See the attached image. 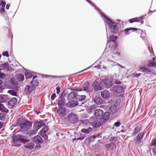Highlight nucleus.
Instances as JSON below:
<instances>
[{"label": "nucleus", "instance_id": "6e6d98bb", "mask_svg": "<svg viewBox=\"0 0 156 156\" xmlns=\"http://www.w3.org/2000/svg\"><path fill=\"white\" fill-rule=\"evenodd\" d=\"M56 93L57 94H59L60 91V87L58 86L56 87Z\"/></svg>", "mask_w": 156, "mask_h": 156}, {"label": "nucleus", "instance_id": "f704fd0d", "mask_svg": "<svg viewBox=\"0 0 156 156\" xmlns=\"http://www.w3.org/2000/svg\"><path fill=\"white\" fill-rule=\"evenodd\" d=\"M17 80L20 82L23 81L24 79L23 75L22 74H18L16 76Z\"/></svg>", "mask_w": 156, "mask_h": 156}, {"label": "nucleus", "instance_id": "cd10ccee", "mask_svg": "<svg viewBox=\"0 0 156 156\" xmlns=\"http://www.w3.org/2000/svg\"><path fill=\"white\" fill-rule=\"evenodd\" d=\"M37 76L35 75L33 77V79L30 82V84L33 86L35 87L36 86H37L39 84L38 82L36 80H34L36 77H37Z\"/></svg>", "mask_w": 156, "mask_h": 156}, {"label": "nucleus", "instance_id": "5fc2aeb1", "mask_svg": "<svg viewBox=\"0 0 156 156\" xmlns=\"http://www.w3.org/2000/svg\"><path fill=\"white\" fill-rule=\"evenodd\" d=\"M56 97V94L55 93H53L51 96V99L52 100H54Z\"/></svg>", "mask_w": 156, "mask_h": 156}, {"label": "nucleus", "instance_id": "9d476101", "mask_svg": "<svg viewBox=\"0 0 156 156\" xmlns=\"http://www.w3.org/2000/svg\"><path fill=\"white\" fill-rule=\"evenodd\" d=\"M137 30H138L139 32L141 33V35L142 34V33L143 32V30L135 28L129 27V28L126 29L124 30H122V32L125 35H127L129 34L130 33V32H129V30H133V31H135Z\"/></svg>", "mask_w": 156, "mask_h": 156}, {"label": "nucleus", "instance_id": "a211bd4d", "mask_svg": "<svg viewBox=\"0 0 156 156\" xmlns=\"http://www.w3.org/2000/svg\"><path fill=\"white\" fill-rule=\"evenodd\" d=\"M77 94L76 92L74 91L71 92L68 95V99L69 101L76 100V95H77Z\"/></svg>", "mask_w": 156, "mask_h": 156}, {"label": "nucleus", "instance_id": "774afa93", "mask_svg": "<svg viewBox=\"0 0 156 156\" xmlns=\"http://www.w3.org/2000/svg\"><path fill=\"white\" fill-rule=\"evenodd\" d=\"M4 107V105L3 104H1V103H0V110L1 111Z\"/></svg>", "mask_w": 156, "mask_h": 156}, {"label": "nucleus", "instance_id": "a19ab883", "mask_svg": "<svg viewBox=\"0 0 156 156\" xmlns=\"http://www.w3.org/2000/svg\"><path fill=\"white\" fill-rule=\"evenodd\" d=\"M9 83L13 86L17 85V83L16 82L15 80L12 77L10 79Z\"/></svg>", "mask_w": 156, "mask_h": 156}, {"label": "nucleus", "instance_id": "72a5a7b5", "mask_svg": "<svg viewBox=\"0 0 156 156\" xmlns=\"http://www.w3.org/2000/svg\"><path fill=\"white\" fill-rule=\"evenodd\" d=\"M23 123L26 126L28 129L31 128L32 125V122L29 120H26Z\"/></svg>", "mask_w": 156, "mask_h": 156}, {"label": "nucleus", "instance_id": "4d7b16f0", "mask_svg": "<svg viewBox=\"0 0 156 156\" xmlns=\"http://www.w3.org/2000/svg\"><path fill=\"white\" fill-rule=\"evenodd\" d=\"M2 111L5 112H8L9 110L5 108V107L3 108L2 110Z\"/></svg>", "mask_w": 156, "mask_h": 156}, {"label": "nucleus", "instance_id": "6ab92c4d", "mask_svg": "<svg viewBox=\"0 0 156 156\" xmlns=\"http://www.w3.org/2000/svg\"><path fill=\"white\" fill-rule=\"evenodd\" d=\"M33 141L37 144H42L43 142V139L39 135H37L34 136L33 139Z\"/></svg>", "mask_w": 156, "mask_h": 156}, {"label": "nucleus", "instance_id": "9b49d317", "mask_svg": "<svg viewBox=\"0 0 156 156\" xmlns=\"http://www.w3.org/2000/svg\"><path fill=\"white\" fill-rule=\"evenodd\" d=\"M23 120V119L20 118L18 119L16 122V126H19L20 127V129L21 130L23 131L27 130L28 129L25 126V125L23 123H21L20 122Z\"/></svg>", "mask_w": 156, "mask_h": 156}, {"label": "nucleus", "instance_id": "39448f33", "mask_svg": "<svg viewBox=\"0 0 156 156\" xmlns=\"http://www.w3.org/2000/svg\"><path fill=\"white\" fill-rule=\"evenodd\" d=\"M69 122L72 124H75L78 121L77 115L74 113H71L67 116Z\"/></svg>", "mask_w": 156, "mask_h": 156}, {"label": "nucleus", "instance_id": "c9c22d12", "mask_svg": "<svg viewBox=\"0 0 156 156\" xmlns=\"http://www.w3.org/2000/svg\"><path fill=\"white\" fill-rule=\"evenodd\" d=\"M24 146L25 148L31 149L34 147V144L32 142H30L25 145Z\"/></svg>", "mask_w": 156, "mask_h": 156}, {"label": "nucleus", "instance_id": "412c9836", "mask_svg": "<svg viewBox=\"0 0 156 156\" xmlns=\"http://www.w3.org/2000/svg\"><path fill=\"white\" fill-rule=\"evenodd\" d=\"M101 97L104 99L108 98L110 96L108 91L106 90L101 91Z\"/></svg>", "mask_w": 156, "mask_h": 156}, {"label": "nucleus", "instance_id": "b1692460", "mask_svg": "<svg viewBox=\"0 0 156 156\" xmlns=\"http://www.w3.org/2000/svg\"><path fill=\"white\" fill-rule=\"evenodd\" d=\"M115 36L114 35H112L109 36V39L107 41V44H109L111 42H113L114 45V47L116 46V44L115 42Z\"/></svg>", "mask_w": 156, "mask_h": 156}, {"label": "nucleus", "instance_id": "c756f323", "mask_svg": "<svg viewBox=\"0 0 156 156\" xmlns=\"http://www.w3.org/2000/svg\"><path fill=\"white\" fill-rule=\"evenodd\" d=\"M101 134H102V133H99L97 134L93 135L92 136H91L89 137V140L90 141H92L94 139H95L99 137L101 138Z\"/></svg>", "mask_w": 156, "mask_h": 156}, {"label": "nucleus", "instance_id": "864d4df0", "mask_svg": "<svg viewBox=\"0 0 156 156\" xmlns=\"http://www.w3.org/2000/svg\"><path fill=\"white\" fill-rule=\"evenodd\" d=\"M152 113L154 114V115H156V106L152 109Z\"/></svg>", "mask_w": 156, "mask_h": 156}, {"label": "nucleus", "instance_id": "7ed1b4c3", "mask_svg": "<svg viewBox=\"0 0 156 156\" xmlns=\"http://www.w3.org/2000/svg\"><path fill=\"white\" fill-rule=\"evenodd\" d=\"M83 124L84 122L87 123L89 122L94 128H97L100 127L102 123V121L100 119L94 117H91L89 119H84L82 120Z\"/></svg>", "mask_w": 156, "mask_h": 156}, {"label": "nucleus", "instance_id": "ddd939ff", "mask_svg": "<svg viewBox=\"0 0 156 156\" xmlns=\"http://www.w3.org/2000/svg\"><path fill=\"white\" fill-rule=\"evenodd\" d=\"M17 101V99L16 98H12L7 104L8 108L10 109L12 108L16 105Z\"/></svg>", "mask_w": 156, "mask_h": 156}, {"label": "nucleus", "instance_id": "c03bdc74", "mask_svg": "<svg viewBox=\"0 0 156 156\" xmlns=\"http://www.w3.org/2000/svg\"><path fill=\"white\" fill-rule=\"evenodd\" d=\"M5 114L4 113H0V120L4 121L5 119Z\"/></svg>", "mask_w": 156, "mask_h": 156}, {"label": "nucleus", "instance_id": "603ef678", "mask_svg": "<svg viewBox=\"0 0 156 156\" xmlns=\"http://www.w3.org/2000/svg\"><path fill=\"white\" fill-rule=\"evenodd\" d=\"M121 124V122H120L117 121L114 123V126L116 127H119L120 126Z\"/></svg>", "mask_w": 156, "mask_h": 156}, {"label": "nucleus", "instance_id": "bf43d9fd", "mask_svg": "<svg viewBox=\"0 0 156 156\" xmlns=\"http://www.w3.org/2000/svg\"><path fill=\"white\" fill-rule=\"evenodd\" d=\"M5 7H2L0 8V12L2 14L4 13L5 12Z\"/></svg>", "mask_w": 156, "mask_h": 156}, {"label": "nucleus", "instance_id": "dca6fc26", "mask_svg": "<svg viewBox=\"0 0 156 156\" xmlns=\"http://www.w3.org/2000/svg\"><path fill=\"white\" fill-rule=\"evenodd\" d=\"M103 113V111L102 110L100 109H98L95 110L94 115L95 116L101 119V117H102Z\"/></svg>", "mask_w": 156, "mask_h": 156}, {"label": "nucleus", "instance_id": "2eb2a0df", "mask_svg": "<svg viewBox=\"0 0 156 156\" xmlns=\"http://www.w3.org/2000/svg\"><path fill=\"white\" fill-rule=\"evenodd\" d=\"M66 110L65 108L63 106H58V109L57 111V113L60 116H63L65 115Z\"/></svg>", "mask_w": 156, "mask_h": 156}, {"label": "nucleus", "instance_id": "20e7f679", "mask_svg": "<svg viewBox=\"0 0 156 156\" xmlns=\"http://www.w3.org/2000/svg\"><path fill=\"white\" fill-rule=\"evenodd\" d=\"M111 91L114 94L122 93L124 92V88L120 85H115L112 88Z\"/></svg>", "mask_w": 156, "mask_h": 156}, {"label": "nucleus", "instance_id": "0e129e2a", "mask_svg": "<svg viewBox=\"0 0 156 156\" xmlns=\"http://www.w3.org/2000/svg\"><path fill=\"white\" fill-rule=\"evenodd\" d=\"M148 49L149 50V51L151 53H154V52L153 51L152 47H151V49H150V46L148 47Z\"/></svg>", "mask_w": 156, "mask_h": 156}, {"label": "nucleus", "instance_id": "5701e85b", "mask_svg": "<svg viewBox=\"0 0 156 156\" xmlns=\"http://www.w3.org/2000/svg\"><path fill=\"white\" fill-rule=\"evenodd\" d=\"M140 69L143 72L147 73H151L152 72L151 69L147 67L142 66L140 67Z\"/></svg>", "mask_w": 156, "mask_h": 156}, {"label": "nucleus", "instance_id": "de8ad7c7", "mask_svg": "<svg viewBox=\"0 0 156 156\" xmlns=\"http://www.w3.org/2000/svg\"><path fill=\"white\" fill-rule=\"evenodd\" d=\"M109 141L111 143H115L116 141L115 137V136L111 137V138L109 139Z\"/></svg>", "mask_w": 156, "mask_h": 156}, {"label": "nucleus", "instance_id": "f257e3e1", "mask_svg": "<svg viewBox=\"0 0 156 156\" xmlns=\"http://www.w3.org/2000/svg\"><path fill=\"white\" fill-rule=\"evenodd\" d=\"M98 11L101 15V16L104 17L108 21L107 23L109 25V29L111 32L114 34L117 33L118 31V28L117 27V24L112 21L108 16L103 13L99 9V10H96Z\"/></svg>", "mask_w": 156, "mask_h": 156}, {"label": "nucleus", "instance_id": "f03ea898", "mask_svg": "<svg viewBox=\"0 0 156 156\" xmlns=\"http://www.w3.org/2000/svg\"><path fill=\"white\" fill-rule=\"evenodd\" d=\"M12 139L13 144L15 146H20L21 145V143L25 144L29 141V140L27 139L25 136L20 134L14 135Z\"/></svg>", "mask_w": 156, "mask_h": 156}, {"label": "nucleus", "instance_id": "4468645a", "mask_svg": "<svg viewBox=\"0 0 156 156\" xmlns=\"http://www.w3.org/2000/svg\"><path fill=\"white\" fill-rule=\"evenodd\" d=\"M81 89L87 92H90L92 90L89 83L87 82L84 83Z\"/></svg>", "mask_w": 156, "mask_h": 156}, {"label": "nucleus", "instance_id": "13d9d810", "mask_svg": "<svg viewBox=\"0 0 156 156\" xmlns=\"http://www.w3.org/2000/svg\"><path fill=\"white\" fill-rule=\"evenodd\" d=\"M5 100L3 97L0 95V103H3L5 101Z\"/></svg>", "mask_w": 156, "mask_h": 156}, {"label": "nucleus", "instance_id": "49530a36", "mask_svg": "<svg viewBox=\"0 0 156 156\" xmlns=\"http://www.w3.org/2000/svg\"><path fill=\"white\" fill-rule=\"evenodd\" d=\"M48 129V126H45L42 128L40 132H43L44 133H46Z\"/></svg>", "mask_w": 156, "mask_h": 156}, {"label": "nucleus", "instance_id": "f8f14e48", "mask_svg": "<svg viewBox=\"0 0 156 156\" xmlns=\"http://www.w3.org/2000/svg\"><path fill=\"white\" fill-rule=\"evenodd\" d=\"M45 125L43 120L39 122L37 121L34 123L33 128L37 131L41 127L44 126Z\"/></svg>", "mask_w": 156, "mask_h": 156}, {"label": "nucleus", "instance_id": "a18cd8bd", "mask_svg": "<svg viewBox=\"0 0 156 156\" xmlns=\"http://www.w3.org/2000/svg\"><path fill=\"white\" fill-rule=\"evenodd\" d=\"M86 1L88 2L90 5H92L94 8V9L96 10H99V8L97 7L96 5H94L92 2L90 0H85Z\"/></svg>", "mask_w": 156, "mask_h": 156}, {"label": "nucleus", "instance_id": "473e14b6", "mask_svg": "<svg viewBox=\"0 0 156 156\" xmlns=\"http://www.w3.org/2000/svg\"><path fill=\"white\" fill-rule=\"evenodd\" d=\"M152 60L153 61H150L148 62V63L147 65L148 67H151L156 66V61H155V58L153 57L152 58Z\"/></svg>", "mask_w": 156, "mask_h": 156}, {"label": "nucleus", "instance_id": "f3484780", "mask_svg": "<svg viewBox=\"0 0 156 156\" xmlns=\"http://www.w3.org/2000/svg\"><path fill=\"white\" fill-rule=\"evenodd\" d=\"M118 110L117 106L115 105H112L109 108V111L110 113L113 114L115 113Z\"/></svg>", "mask_w": 156, "mask_h": 156}, {"label": "nucleus", "instance_id": "bb28decb", "mask_svg": "<svg viewBox=\"0 0 156 156\" xmlns=\"http://www.w3.org/2000/svg\"><path fill=\"white\" fill-rule=\"evenodd\" d=\"M144 135V134L143 133H139L138 134L136 138V139L135 141L136 143H140L141 141L143 138Z\"/></svg>", "mask_w": 156, "mask_h": 156}, {"label": "nucleus", "instance_id": "0eeeda50", "mask_svg": "<svg viewBox=\"0 0 156 156\" xmlns=\"http://www.w3.org/2000/svg\"><path fill=\"white\" fill-rule=\"evenodd\" d=\"M101 84L103 88H109L112 85L111 81L108 79H106L101 81Z\"/></svg>", "mask_w": 156, "mask_h": 156}, {"label": "nucleus", "instance_id": "7c9ffc66", "mask_svg": "<svg viewBox=\"0 0 156 156\" xmlns=\"http://www.w3.org/2000/svg\"><path fill=\"white\" fill-rule=\"evenodd\" d=\"M94 102L97 104H101L103 102L102 99L100 97H95L94 100Z\"/></svg>", "mask_w": 156, "mask_h": 156}, {"label": "nucleus", "instance_id": "09e8293b", "mask_svg": "<svg viewBox=\"0 0 156 156\" xmlns=\"http://www.w3.org/2000/svg\"><path fill=\"white\" fill-rule=\"evenodd\" d=\"M0 5L2 6L3 7H5L6 4V3L5 1L3 0H1L0 1Z\"/></svg>", "mask_w": 156, "mask_h": 156}, {"label": "nucleus", "instance_id": "052dcab7", "mask_svg": "<svg viewBox=\"0 0 156 156\" xmlns=\"http://www.w3.org/2000/svg\"><path fill=\"white\" fill-rule=\"evenodd\" d=\"M47 76H48V75H47ZM48 76H50L51 77H52L53 78H56L61 77H64V76H51V75Z\"/></svg>", "mask_w": 156, "mask_h": 156}, {"label": "nucleus", "instance_id": "a878e982", "mask_svg": "<svg viewBox=\"0 0 156 156\" xmlns=\"http://www.w3.org/2000/svg\"><path fill=\"white\" fill-rule=\"evenodd\" d=\"M35 89L36 87L32 85H27L25 88V90L27 93V92L30 93L32 91L35 90Z\"/></svg>", "mask_w": 156, "mask_h": 156}, {"label": "nucleus", "instance_id": "aec40b11", "mask_svg": "<svg viewBox=\"0 0 156 156\" xmlns=\"http://www.w3.org/2000/svg\"><path fill=\"white\" fill-rule=\"evenodd\" d=\"M106 147L108 150L113 151L116 148L115 144L114 143H110L105 144Z\"/></svg>", "mask_w": 156, "mask_h": 156}, {"label": "nucleus", "instance_id": "4be33fe9", "mask_svg": "<svg viewBox=\"0 0 156 156\" xmlns=\"http://www.w3.org/2000/svg\"><path fill=\"white\" fill-rule=\"evenodd\" d=\"M109 116L110 114L109 112H105L104 113L103 112L102 115V117L101 118V120H102L104 121H107L109 119Z\"/></svg>", "mask_w": 156, "mask_h": 156}, {"label": "nucleus", "instance_id": "2f4dec72", "mask_svg": "<svg viewBox=\"0 0 156 156\" xmlns=\"http://www.w3.org/2000/svg\"><path fill=\"white\" fill-rule=\"evenodd\" d=\"M33 73L32 72H29V71H26L25 72L24 74L26 79L31 78L33 76Z\"/></svg>", "mask_w": 156, "mask_h": 156}, {"label": "nucleus", "instance_id": "423d86ee", "mask_svg": "<svg viewBox=\"0 0 156 156\" xmlns=\"http://www.w3.org/2000/svg\"><path fill=\"white\" fill-rule=\"evenodd\" d=\"M92 86L95 91H97L102 90V85L101 84V81L99 83L97 81H95L92 84Z\"/></svg>", "mask_w": 156, "mask_h": 156}, {"label": "nucleus", "instance_id": "6e6552de", "mask_svg": "<svg viewBox=\"0 0 156 156\" xmlns=\"http://www.w3.org/2000/svg\"><path fill=\"white\" fill-rule=\"evenodd\" d=\"M146 15L143 16L139 17H136L133 18L129 20V22L130 23H133L134 22H138L142 24L144 23V21L143 20L144 18H145Z\"/></svg>", "mask_w": 156, "mask_h": 156}, {"label": "nucleus", "instance_id": "e2e57ef3", "mask_svg": "<svg viewBox=\"0 0 156 156\" xmlns=\"http://www.w3.org/2000/svg\"><path fill=\"white\" fill-rule=\"evenodd\" d=\"M9 66V65L7 63H4L3 65V67L4 68H6Z\"/></svg>", "mask_w": 156, "mask_h": 156}, {"label": "nucleus", "instance_id": "3c124183", "mask_svg": "<svg viewBox=\"0 0 156 156\" xmlns=\"http://www.w3.org/2000/svg\"><path fill=\"white\" fill-rule=\"evenodd\" d=\"M1 69H0V78L3 79V78L5 76V74L1 72Z\"/></svg>", "mask_w": 156, "mask_h": 156}, {"label": "nucleus", "instance_id": "c85d7f7f", "mask_svg": "<svg viewBox=\"0 0 156 156\" xmlns=\"http://www.w3.org/2000/svg\"><path fill=\"white\" fill-rule=\"evenodd\" d=\"M86 97V96L84 95H80L77 94L76 97V100L79 101H84Z\"/></svg>", "mask_w": 156, "mask_h": 156}, {"label": "nucleus", "instance_id": "338daca9", "mask_svg": "<svg viewBox=\"0 0 156 156\" xmlns=\"http://www.w3.org/2000/svg\"><path fill=\"white\" fill-rule=\"evenodd\" d=\"M152 151L153 153L156 155V147L153 148Z\"/></svg>", "mask_w": 156, "mask_h": 156}, {"label": "nucleus", "instance_id": "680f3d73", "mask_svg": "<svg viewBox=\"0 0 156 156\" xmlns=\"http://www.w3.org/2000/svg\"><path fill=\"white\" fill-rule=\"evenodd\" d=\"M141 75H142V74L141 73H137V74H135L134 75V77H135L137 78V77H139Z\"/></svg>", "mask_w": 156, "mask_h": 156}, {"label": "nucleus", "instance_id": "ea45409f", "mask_svg": "<svg viewBox=\"0 0 156 156\" xmlns=\"http://www.w3.org/2000/svg\"><path fill=\"white\" fill-rule=\"evenodd\" d=\"M140 131V128L139 127H136L133 131V136L136 135L138 132Z\"/></svg>", "mask_w": 156, "mask_h": 156}, {"label": "nucleus", "instance_id": "37998d69", "mask_svg": "<svg viewBox=\"0 0 156 156\" xmlns=\"http://www.w3.org/2000/svg\"><path fill=\"white\" fill-rule=\"evenodd\" d=\"M108 63L109 67H112L117 65V63L116 62L112 61H108Z\"/></svg>", "mask_w": 156, "mask_h": 156}, {"label": "nucleus", "instance_id": "79ce46f5", "mask_svg": "<svg viewBox=\"0 0 156 156\" xmlns=\"http://www.w3.org/2000/svg\"><path fill=\"white\" fill-rule=\"evenodd\" d=\"M41 136L44 140L46 141V140H48V136L46 134V133H44L43 132H40V134Z\"/></svg>", "mask_w": 156, "mask_h": 156}, {"label": "nucleus", "instance_id": "69168bd1", "mask_svg": "<svg viewBox=\"0 0 156 156\" xmlns=\"http://www.w3.org/2000/svg\"><path fill=\"white\" fill-rule=\"evenodd\" d=\"M85 137L84 136H82L79 137L77 138V140H82L85 138Z\"/></svg>", "mask_w": 156, "mask_h": 156}, {"label": "nucleus", "instance_id": "8fccbe9b", "mask_svg": "<svg viewBox=\"0 0 156 156\" xmlns=\"http://www.w3.org/2000/svg\"><path fill=\"white\" fill-rule=\"evenodd\" d=\"M2 55L4 56H5L7 57L9 56L8 52L7 51H3L2 53Z\"/></svg>", "mask_w": 156, "mask_h": 156}, {"label": "nucleus", "instance_id": "4c0bfd02", "mask_svg": "<svg viewBox=\"0 0 156 156\" xmlns=\"http://www.w3.org/2000/svg\"><path fill=\"white\" fill-rule=\"evenodd\" d=\"M92 130V129L90 127H89L87 129H81V132L82 133H85L86 134H88L90 133Z\"/></svg>", "mask_w": 156, "mask_h": 156}, {"label": "nucleus", "instance_id": "1a4fd4ad", "mask_svg": "<svg viewBox=\"0 0 156 156\" xmlns=\"http://www.w3.org/2000/svg\"><path fill=\"white\" fill-rule=\"evenodd\" d=\"M65 96V94L64 92L62 93L59 95L58 105V106H63L65 103V99L64 97Z\"/></svg>", "mask_w": 156, "mask_h": 156}, {"label": "nucleus", "instance_id": "58836bf2", "mask_svg": "<svg viewBox=\"0 0 156 156\" xmlns=\"http://www.w3.org/2000/svg\"><path fill=\"white\" fill-rule=\"evenodd\" d=\"M7 92L11 95L17 96V92L15 90H9Z\"/></svg>", "mask_w": 156, "mask_h": 156}, {"label": "nucleus", "instance_id": "393cba45", "mask_svg": "<svg viewBox=\"0 0 156 156\" xmlns=\"http://www.w3.org/2000/svg\"><path fill=\"white\" fill-rule=\"evenodd\" d=\"M78 102L76 101H71L66 104V106L68 107H73L77 105Z\"/></svg>", "mask_w": 156, "mask_h": 156}, {"label": "nucleus", "instance_id": "e433bc0d", "mask_svg": "<svg viewBox=\"0 0 156 156\" xmlns=\"http://www.w3.org/2000/svg\"><path fill=\"white\" fill-rule=\"evenodd\" d=\"M37 130L35 129H34L33 128V129L30 130L28 132V135H29L30 136H31L35 134H36Z\"/></svg>", "mask_w": 156, "mask_h": 156}]
</instances>
